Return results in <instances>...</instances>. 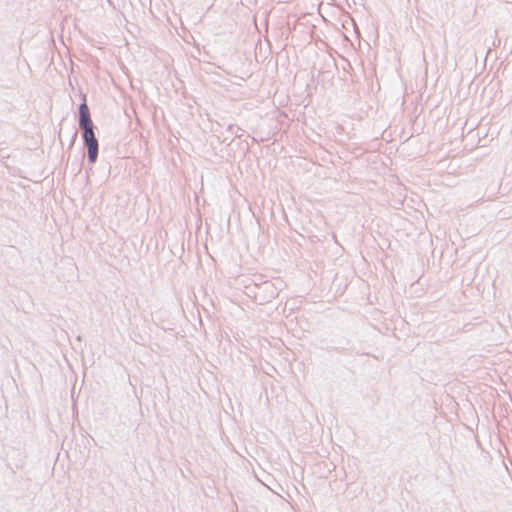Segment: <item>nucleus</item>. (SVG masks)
I'll use <instances>...</instances> for the list:
<instances>
[{"mask_svg": "<svg viewBox=\"0 0 512 512\" xmlns=\"http://www.w3.org/2000/svg\"><path fill=\"white\" fill-rule=\"evenodd\" d=\"M321 19H322V21H324V22H326V21H327V20H326V18H325L323 15L321 16Z\"/></svg>", "mask_w": 512, "mask_h": 512, "instance_id": "0eeeda50", "label": "nucleus"}, {"mask_svg": "<svg viewBox=\"0 0 512 512\" xmlns=\"http://www.w3.org/2000/svg\"><path fill=\"white\" fill-rule=\"evenodd\" d=\"M79 112V127L82 130L84 129H92L95 128L94 123L91 119L90 109L86 103L85 97L83 98V102L80 103L78 107Z\"/></svg>", "mask_w": 512, "mask_h": 512, "instance_id": "f03ea898", "label": "nucleus"}, {"mask_svg": "<svg viewBox=\"0 0 512 512\" xmlns=\"http://www.w3.org/2000/svg\"><path fill=\"white\" fill-rule=\"evenodd\" d=\"M84 147L87 150V160L92 166L97 162L99 154V142L95 136L94 128L82 130Z\"/></svg>", "mask_w": 512, "mask_h": 512, "instance_id": "f257e3e1", "label": "nucleus"}, {"mask_svg": "<svg viewBox=\"0 0 512 512\" xmlns=\"http://www.w3.org/2000/svg\"><path fill=\"white\" fill-rule=\"evenodd\" d=\"M331 77V71H322V81Z\"/></svg>", "mask_w": 512, "mask_h": 512, "instance_id": "7ed1b4c3", "label": "nucleus"}, {"mask_svg": "<svg viewBox=\"0 0 512 512\" xmlns=\"http://www.w3.org/2000/svg\"><path fill=\"white\" fill-rule=\"evenodd\" d=\"M76 138H77V132H74L72 140H71V145H73V143L76 140Z\"/></svg>", "mask_w": 512, "mask_h": 512, "instance_id": "20e7f679", "label": "nucleus"}, {"mask_svg": "<svg viewBox=\"0 0 512 512\" xmlns=\"http://www.w3.org/2000/svg\"><path fill=\"white\" fill-rule=\"evenodd\" d=\"M317 12L320 14V3L317 5Z\"/></svg>", "mask_w": 512, "mask_h": 512, "instance_id": "39448f33", "label": "nucleus"}, {"mask_svg": "<svg viewBox=\"0 0 512 512\" xmlns=\"http://www.w3.org/2000/svg\"><path fill=\"white\" fill-rule=\"evenodd\" d=\"M233 129H234V126H233V125H230V126H229V130L233 132Z\"/></svg>", "mask_w": 512, "mask_h": 512, "instance_id": "423d86ee", "label": "nucleus"}]
</instances>
